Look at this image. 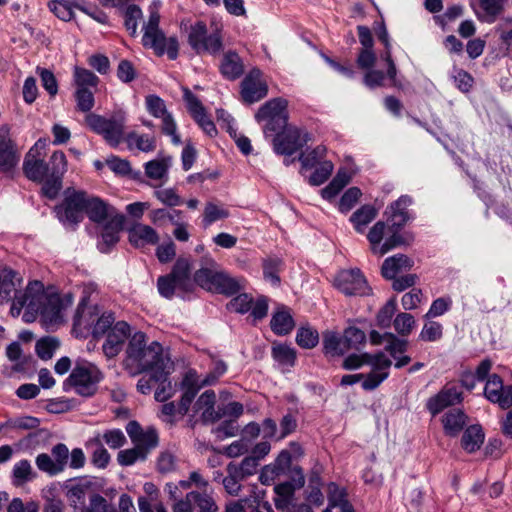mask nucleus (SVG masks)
I'll return each mask as SVG.
<instances>
[{
  "mask_svg": "<svg viewBox=\"0 0 512 512\" xmlns=\"http://www.w3.org/2000/svg\"><path fill=\"white\" fill-rule=\"evenodd\" d=\"M110 503L98 493L89 494V503L80 508V512H104Z\"/></svg>",
  "mask_w": 512,
  "mask_h": 512,
  "instance_id": "nucleus-64",
  "label": "nucleus"
},
{
  "mask_svg": "<svg viewBox=\"0 0 512 512\" xmlns=\"http://www.w3.org/2000/svg\"><path fill=\"white\" fill-rule=\"evenodd\" d=\"M187 42L197 55H217L223 50L222 35L218 29L208 32L205 22L196 21L187 29Z\"/></svg>",
  "mask_w": 512,
  "mask_h": 512,
  "instance_id": "nucleus-9",
  "label": "nucleus"
},
{
  "mask_svg": "<svg viewBox=\"0 0 512 512\" xmlns=\"http://www.w3.org/2000/svg\"><path fill=\"white\" fill-rule=\"evenodd\" d=\"M295 340L301 348L312 349L319 342V334L310 326H302L298 329Z\"/></svg>",
  "mask_w": 512,
  "mask_h": 512,
  "instance_id": "nucleus-51",
  "label": "nucleus"
},
{
  "mask_svg": "<svg viewBox=\"0 0 512 512\" xmlns=\"http://www.w3.org/2000/svg\"><path fill=\"white\" fill-rule=\"evenodd\" d=\"M376 34L379 41L384 45V51L381 54V59L387 64V75L389 80L391 81L392 86H397V68L394 60L392 59V51H391V43L389 39V34L384 22L378 24L376 28Z\"/></svg>",
  "mask_w": 512,
  "mask_h": 512,
  "instance_id": "nucleus-30",
  "label": "nucleus"
},
{
  "mask_svg": "<svg viewBox=\"0 0 512 512\" xmlns=\"http://www.w3.org/2000/svg\"><path fill=\"white\" fill-rule=\"evenodd\" d=\"M467 416L460 409H451L443 417L445 433L449 436H456L464 428Z\"/></svg>",
  "mask_w": 512,
  "mask_h": 512,
  "instance_id": "nucleus-39",
  "label": "nucleus"
},
{
  "mask_svg": "<svg viewBox=\"0 0 512 512\" xmlns=\"http://www.w3.org/2000/svg\"><path fill=\"white\" fill-rule=\"evenodd\" d=\"M48 6L63 21H70L74 15L72 4L68 0H52Z\"/></svg>",
  "mask_w": 512,
  "mask_h": 512,
  "instance_id": "nucleus-59",
  "label": "nucleus"
},
{
  "mask_svg": "<svg viewBox=\"0 0 512 512\" xmlns=\"http://www.w3.org/2000/svg\"><path fill=\"white\" fill-rule=\"evenodd\" d=\"M216 395L213 390H206L196 401L195 408L202 411L201 419L204 423H214L219 420L216 415L217 409L214 408Z\"/></svg>",
  "mask_w": 512,
  "mask_h": 512,
  "instance_id": "nucleus-36",
  "label": "nucleus"
},
{
  "mask_svg": "<svg viewBox=\"0 0 512 512\" xmlns=\"http://www.w3.org/2000/svg\"><path fill=\"white\" fill-rule=\"evenodd\" d=\"M291 473V481L280 483L274 487L275 507L281 511L286 510L292 503L295 490L302 488L305 484V477L300 467H294Z\"/></svg>",
  "mask_w": 512,
  "mask_h": 512,
  "instance_id": "nucleus-17",
  "label": "nucleus"
},
{
  "mask_svg": "<svg viewBox=\"0 0 512 512\" xmlns=\"http://www.w3.org/2000/svg\"><path fill=\"white\" fill-rule=\"evenodd\" d=\"M188 501L194 502L197 512H218V506L214 499L207 493L191 491L186 494Z\"/></svg>",
  "mask_w": 512,
  "mask_h": 512,
  "instance_id": "nucleus-47",
  "label": "nucleus"
},
{
  "mask_svg": "<svg viewBox=\"0 0 512 512\" xmlns=\"http://www.w3.org/2000/svg\"><path fill=\"white\" fill-rule=\"evenodd\" d=\"M178 468V458L170 450L161 451L157 457L156 469L161 474L173 473Z\"/></svg>",
  "mask_w": 512,
  "mask_h": 512,
  "instance_id": "nucleus-52",
  "label": "nucleus"
},
{
  "mask_svg": "<svg viewBox=\"0 0 512 512\" xmlns=\"http://www.w3.org/2000/svg\"><path fill=\"white\" fill-rule=\"evenodd\" d=\"M215 287L212 292L225 294V295H233L239 292L240 285L239 283L229 275L219 272L218 276L214 278Z\"/></svg>",
  "mask_w": 512,
  "mask_h": 512,
  "instance_id": "nucleus-49",
  "label": "nucleus"
},
{
  "mask_svg": "<svg viewBox=\"0 0 512 512\" xmlns=\"http://www.w3.org/2000/svg\"><path fill=\"white\" fill-rule=\"evenodd\" d=\"M412 266L413 261L408 256L397 254L384 260L381 274L385 279H394L398 273L410 270Z\"/></svg>",
  "mask_w": 512,
  "mask_h": 512,
  "instance_id": "nucleus-34",
  "label": "nucleus"
},
{
  "mask_svg": "<svg viewBox=\"0 0 512 512\" xmlns=\"http://www.w3.org/2000/svg\"><path fill=\"white\" fill-rule=\"evenodd\" d=\"M484 441V433L479 425L469 426L462 436V447L469 453L480 448Z\"/></svg>",
  "mask_w": 512,
  "mask_h": 512,
  "instance_id": "nucleus-42",
  "label": "nucleus"
},
{
  "mask_svg": "<svg viewBox=\"0 0 512 512\" xmlns=\"http://www.w3.org/2000/svg\"><path fill=\"white\" fill-rule=\"evenodd\" d=\"M86 209L85 214L94 223L108 222L114 216H122L123 214L117 212V210L109 205L107 202L99 197L91 196L86 193Z\"/></svg>",
  "mask_w": 512,
  "mask_h": 512,
  "instance_id": "nucleus-21",
  "label": "nucleus"
},
{
  "mask_svg": "<svg viewBox=\"0 0 512 512\" xmlns=\"http://www.w3.org/2000/svg\"><path fill=\"white\" fill-rule=\"evenodd\" d=\"M50 170L45 179L42 181V196L53 200L62 189V179L67 171L66 156L62 151H55L50 157Z\"/></svg>",
  "mask_w": 512,
  "mask_h": 512,
  "instance_id": "nucleus-13",
  "label": "nucleus"
},
{
  "mask_svg": "<svg viewBox=\"0 0 512 512\" xmlns=\"http://www.w3.org/2000/svg\"><path fill=\"white\" fill-rule=\"evenodd\" d=\"M240 95L241 99L246 104H253L256 101V69L253 68L249 71L246 77L241 82Z\"/></svg>",
  "mask_w": 512,
  "mask_h": 512,
  "instance_id": "nucleus-50",
  "label": "nucleus"
},
{
  "mask_svg": "<svg viewBox=\"0 0 512 512\" xmlns=\"http://www.w3.org/2000/svg\"><path fill=\"white\" fill-rule=\"evenodd\" d=\"M85 122L91 131L100 135L111 147H118L124 141L126 115L122 111L109 116L89 113Z\"/></svg>",
  "mask_w": 512,
  "mask_h": 512,
  "instance_id": "nucleus-6",
  "label": "nucleus"
},
{
  "mask_svg": "<svg viewBox=\"0 0 512 512\" xmlns=\"http://www.w3.org/2000/svg\"><path fill=\"white\" fill-rule=\"evenodd\" d=\"M294 326L295 322L289 309L283 305L278 307L270 321L272 331L277 335L283 336L289 334Z\"/></svg>",
  "mask_w": 512,
  "mask_h": 512,
  "instance_id": "nucleus-35",
  "label": "nucleus"
},
{
  "mask_svg": "<svg viewBox=\"0 0 512 512\" xmlns=\"http://www.w3.org/2000/svg\"><path fill=\"white\" fill-rule=\"evenodd\" d=\"M288 101L282 97L267 101L258 109V120L266 121L263 128L265 138L281 132L288 125Z\"/></svg>",
  "mask_w": 512,
  "mask_h": 512,
  "instance_id": "nucleus-11",
  "label": "nucleus"
},
{
  "mask_svg": "<svg viewBox=\"0 0 512 512\" xmlns=\"http://www.w3.org/2000/svg\"><path fill=\"white\" fill-rule=\"evenodd\" d=\"M102 379L103 374L95 364L87 361L77 362L64 381V389L72 388L80 396L91 397L96 393L98 383Z\"/></svg>",
  "mask_w": 512,
  "mask_h": 512,
  "instance_id": "nucleus-8",
  "label": "nucleus"
},
{
  "mask_svg": "<svg viewBox=\"0 0 512 512\" xmlns=\"http://www.w3.org/2000/svg\"><path fill=\"white\" fill-rule=\"evenodd\" d=\"M503 381L501 377L497 374L491 375L485 385L484 395L485 397L492 403H495L496 400H499V393L503 387Z\"/></svg>",
  "mask_w": 512,
  "mask_h": 512,
  "instance_id": "nucleus-62",
  "label": "nucleus"
},
{
  "mask_svg": "<svg viewBox=\"0 0 512 512\" xmlns=\"http://www.w3.org/2000/svg\"><path fill=\"white\" fill-rule=\"evenodd\" d=\"M162 362L160 343L153 341L147 345L146 334L141 331H136L131 335L124 360L126 369L134 374H139L160 367Z\"/></svg>",
  "mask_w": 512,
  "mask_h": 512,
  "instance_id": "nucleus-2",
  "label": "nucleus"
},
{
  "mask_svg": "<svg viewBox=\"0 0 512 512\" xmlns=\"http://www.w3.org/2000/svg\"><path fill=\"white\" fill-rule=\"evenodd\" d=\"M387 337V344L385 350L394 358L397 359L398 355L405 353L408 349V341L400 339L392 333H385Z\"/></svg>",
  "mask_w": 512,
  "mask_h": 512,
  "instance_id": "nucleus-60",
  "label": "nucleus"
},
{
  "mask_svg": "<svg viewBox=\"0 0 512 512\" xmlns=\"http://www.w3.org/2000/svg\"><path fill=\"white\" fill-rule=\"evenodd\" d=\"M95 290V284L90 283L85 285L83 296L78 304L74 317V328L85 329L91 332L94 338H100L106 335L116 322L112 312H105L96 320L94 319L91 309L87 307V302L90 293Z\"/></svg>",
  "mask_w": 512,
  "mask_h": 512,
  "instance_id": "nucleus-5",
  "label": "nucleus"
},
{
  "mask_svg": "<svg viewBox=\"0 0 512 512\" xmlns=\"http://www.w3.org/2000/svg\"><path fill=\"white\" fill-rule=\"evenodd\" d=\"M128 239L132 246L142 248L146 245L157 244L159 235L151 226L136 223L128 230Z\"/></svg>",
  "mask_w": 512,
  "mask_h": 512,
  "instance_id": "nucleus-27",
  "label": "nucleus"
},
{
  "mask_svg": "<svg viewBox=\"0 0 512 512\" xmlns=\"http://www.w3.org/2000/svg\"><path fill=\"white\" fill-rule=\"evenodd\" d=\"M20 151L15 141L11 138L10 127L0 126V171L12 172L20 161Z\"/></svg>",
  "mask_w": 512,
  "mask_h": 512,
  "instance_id": "nucleus-16",
  "label": "nucleus"
},
{
  "mask_svg": "<svg viewBox=\"0 0 512 512\" xmlns=\"http://www.w3.org/2000/svg\"><path fill=\"white\" fill-rule=\"evenodd\" d=\"M184 100L187 104V109L192 118L202 128V130L213 137L217 134V129L214 122L207 116L206 110L200 100L188 88L184 89Z\"/></svg>",
  "mask_w": 512,
  "mask_h": 512,
  "instance_id": "nucleus-20",
  "label": "nucleus"
},
{
  "mask_svg": "<svg viewBox=\"0 0 512 512\" xmlns=\"http://www.w3.org/2000/svg\"><path fill=\"white\" fill-rule=\"evenodd\" d=\"M291 455L288 451H282L274 465H267L261 470V474L259 476V480L263 484H267L270 481L274 480L276 476L280 474L281 471L285 469L290 464Z\"/></svg>",
  "mask_w": 512,
  "mask_h": 512,
  "instance_id": "nucleus-40",
  "label": "nucleus"
},
{
  "mask_svg": "<svg viewBox=\"0 0 512 512\" xmlns=\"http://www.w3.org/2000/svg\"><path fill=\"white\" fill-rule=\"evenodd\" d=\"M33 150L34 148L29 151L24 159L23 171L29 180L41 183L51 173L50 160L45 162L43 159L35 158L32 156Z\"/></svg>",
  "mask_w": 512,
  "mask_h": 512,
  "instance_id": "nucleus-31",
  "label": "nucleus"
},
{
  "mask_svg": "<svg viewBox=\"0 0 512 512\" xmlns=\"http://www.w3.org/2000/svg\"><path fill=\"white\" fill-rule=\"evenodd\" d=\"M377 216V210L371 205H364L356 210L350 218L358 233H363L365 227L372 222Z\"/></svg>",
  "mask_w": 512,
  "mask_h": 512,
  "instance_id": "nucleus-43",
  "label": "nucleus"
},
{
  "mask_svg": "<svg viewBox=\"0 0 512 512\" xmlns=\"http://www.w3.org/2000/svg\"><path fill=\"white\" fill-rule=\"evenodd\" d=\"M269 138L272 139L274 151L287 156L302 149L310 140L307 132L293 125H287L281 132H275Z\"/></svg>",
  "mask_w": 512,
  "mask_h": 512,
  "instance_id": "nucleus-12",
  "label": "nucleus"
},
{
  "mask_svg": "<svg viewBox=\"0 0 512 512\" xmlns=\"http://www.w3.org/2000/svg\"><path fill=\"white\" fill-rule=\"evenodd\" d=\"M204 385L203 381H199L195 371L190 370L185 374L181 383L183 394L178 404V412L181 416H184L188 412L192 401Z\"/></svg>",
  "mask_w": 512,
  "mask_h": 512,
  "instance_id": "nucleus-24",
  "label": "nucleus"
},
{
  "mask_svg": "<svg viewBox=\"0 0 512 512\" xmlns=\"http://www.w3.org/2000/svg\"><path fill=\"white\" fill-rule=\"evenodd\" d=\"M171 165L172 158L170 156L158 157L145 163V175L149 179L163 184L168 180V171Z\"/></svg>",
  "mask_w": 512,
  "mask_h": 512,
  "instance_id": "nucleus-33",
  "label": "nucleus"
},
{
  "mask_svg": "<svg viewBox=\"0 0 512 512\" xmlns=\"http://www.w3.org/2000/svg\"><path fill=\"white\" fill-rule=\"evenodd\" d=\"M323 349L326 355L341 356L348 351L343 335L337 332L326 331L323 334Z\"/></svg>",
  "mask_w": 512,
  "mask_h": 512,
  "instance_id": "nucleus-41",
  "label": "nucleus"
},
{
  "mask_svg": "<svg viewBox=\"0 0 512 512\" xmlns=\"http://www.w3.org/2000/svg\"><path fill=\"white\" fill-rule=\"evenodd\" d=\"M38 293L37 287H34V289L31 291V294ZM39 298L37 302V307L33 311L40 312L42 317L50 322V323H57L62 318V304L59 298H49L47 299L46 303H42V300L45 298L43 293V287L41 290H39Z\"/></svg>",
  "mask_w": 512,
  "mask_h": 512,
  "instance_id": "nucleus-29",
  "label": "nucleus"
},
{
  "mask_svg": "<svg viewBox=\"0 0 512 512\" xmlns=\"http://www.w3.org/2000/svg\"><path fill=\"white\" fill-rule=\"evenodd\" d=\"M21 284V279L17 277V273L11 269H2L0 271V298L2 300H13L11 310H17L19 314L22 308L26 307L29 310H34L37 307L39 293L31 294L34 287L37 291L41 290L42 283L34 281L29 283L24 292L19 291L18 287Z\"/></svg>",
  "mask_w": 512,
  "mask_h": 512,
  "instance_id": "nucleus-3",
  "label": "nucleus"
},
{
  "mask_svg": "<svg viewBox=\"0 0 512 512\" xmlns=\"http://www.w3.org/2000/svg\"><path fill=\"white\" fill-rule=\"evenodd\" d=\"M125 216H114L103 227L101 240L98 242V249L102 253H108L119 242V233L123 229Z\"/></svg>",
  "mask_w": 512,
  "mask_h": 512,
  "instance_id": "nucleus-26",
  "label": "nucleus"
},
{
  "mask_svg": "<svg viewBox=\"0 0 512 512\" xmlns=\"http://www.w3.org/2000/svg\"><path fill=\"white\" fill-rule=\"evenodd\" d=\"M92 487V481L87 478H79L74 483L66 485V496L74 510H80L83 507L86 496L90 493Z\"/></svg>",
  "mask_w": 512,
  "mask_h": 512,
  "instance_id": "nucleus-32",
  "label": "nucleus"
},
{
  "mask_svg": "<svg viewBox=\"0 0 512 512\" xmlns=\"http://www.w3.org/2000/svg\"><path fill=\"white\" fill-rule=\"evenodd\" d=\"M227 472L239 473L244 478L253 475L256 473V456L251 453L250 456L243 459L240 465L228 464Z\"/></svg>",
  "mask_w": 512,
  "mask_h": 512,
  "instance_id": "nucleus-55",
  "label": "nucleus"
},
{
  "mask_svg": "<svg viewBox=\"0 0 512 512\" xmlns=\"http://www.w3.org/2000/svg\"><path fill=\"white\" fill-rule=\"evenodd\" d=\"M12 475L13 483L15 485H21L33 480L37 474L33 471L31 463L26 459H22L15 463Z\"/></svg>",
  "mask_w": 512,
  "mask_h": 512,
  "instance_id": "nucleus-48",
  "label": "nucleus"
},
{
  "mask_svg": "<svg viewBox=\"0 0 512 512\" xmlns=\"http://www.w3.org/2000/svg\"><path fill=\"white\" fill-rule=\"evenodd\" d=\"M461 401L462 392L456 386L446 385L438 394L428 400L427 408L433 415H436L445 408L460 403Z\"/></svg>",
  "mask_w": 512,
  "mask_h": 512,
  "instance_id": "nucleus-23",
  "label": "nucleus"
},
{
  "mask_svg": "<svg viewBox=\"0 0 512 512\" xmlns=\"http://www.w3.org/2000/svg\"><path fill=\"white\" fill-rule=\"evenodd\" d=\"M370 365L372 370L365 376L362 382V388L367 391L376 389L389 376V368L392 361L383 353L375 354L362 353L350 354L343 361V368L346 370H355L363 365Z\"/></svg>",
  "mask_w": 512,
  "mask_h": 512,
  "instance_id": "nucleus-4",
  "label": "nucleus"
},
{
  "mask_svg": "<svg viewBox=\"0 0 512 512\" xmlns=\"http://www.w3.org/2000/svg\"><path fill=\"white\" fill-rule=\"evenodd\" d=\"M131 335V328L127 322H116L106 334V340L102 345L104 355L109 359L116 357L122 351L125 341Z\"/></svg>",
  "mask_w": 512,
  "mask_h": 512,
  "instance_id": "nucleus-18",
  "label": "nucleus"
},
{
  "mask_svg": "<svg viewBox=\"0 0 512 512\" xmlns=\"http://www.w3.org/2000/svg\"><path fill=\"white\" fill-rule=\"evenodd\" d=\"M230 216V212L223 205L213 201L207 202L203 211L202 223L204 227H209L214 222L226 219Z\"/></svg>",
  "mask_w": 512,
  "mask_h": 512,
  "instance_id": "nucleus-44",
  "label": "nucleus"
},
{
  "mask_svg": "<svg viewBox=\"0 0 512 512\" xmlns=\"http://www.w3.org/2000/svg\"><path fill=\"white\" fill-rule=\"evenodd\" d=\"M160 15L150 11L149 19L143 26L142 44L151 48L157 56L167 54L170 60H175L179 53V43L176 37H166L159 27Z\"/></svg>",
  "mask_w": 512,
  "mask_h": 512,
  "instance_id": "nucleus-7",
  "label": "nucleus"
},
{
  "mask_svg": "<svg viewBox=\"0 0 512 512\" xmlns=\"http://www.w3.org/2000/svg\"><path fill=\"white\" fill-rule=\"evenodd\" d=\"M124 141L128 144L129 148L136 147L142 152H151L156 148V140L150 135H140L136 132L128 133Z\"/></svg>",
  "mask_w": 512,
  "mask_h": 512,
  "instance_id": "nucleus-45",
  "label": "nucleus"
},
{
  "mask_svg": "<svg viewBox=\"0 0 512 512\" xmlns=\"http://www.w3.org/2000/svg\"><path fill=\"white\" fill-rule=\"evenodd\" d=\"M147 455L135 446L131 449L121 450L117 455V461L121 466H131L138 460H145Z\"/></svg>",
  "mask_w": 512,
  "mask_h": 512,
  "instance_id": "nucleus-63",
  "label": "nucleus"
},
{
  "mask_svg": "<svg viewBox=\"0 0 512 512\" xmlns=\"http://www.w3.org/2000/svg\"><path fill=\"white\" fill-rule=\"evenodd\" d=\"M284 266L283 260L277 256H268L262 261L263 280L272 287H279L280 272Z\"/></svg>",
  "mask_w": 512,
  "mask_h": 512,
  "instance_id": "nucleus-37",
  "label": "nucleus"
},
{
  "mask_svg": "<svg viewBox=\"0 0 512 512\" xmlns=\"http://www.w3.org/2000/svg\"><path fill=\"white\" fill-rule=\"evenodd\" d=\"M246 452L256 453V425L249 423L239 440L224 448V454L230 458L238 457Z\"/></svg>",
  "mask_w": 512,
  "mask_h": 512,
  "instance_id": "nucleus-22",
  "label": "nucleus"
},
{
  "mask_svg": "<svg viewBox=\"0 0 512 512\" xmlns=\"http://www.w3.org/2000/svg\"><path fill=\"white\" fill-rule=\"evenodd\" d=\"M69 449L64 443H57L51 448V454L40 453L35 458L37 468L49 476L62 473L68 464Z\"/></svg>",
  "mask_w": 512,
  "mask_h": 512,
  "instance_id": "nucleus-14",
  "label": "nucleus"
},
{
  "mask_svg": "<svg viewBox=\"0 0 512 512\" xmlns=\"http://www.w3.org/2000/svg\"><path fill=\"white\" fill-rule=\"evenodd\" d=\"M219 71L225 79L234 81L243 75L245 65L242 58L235 51H227L221 58Z\"/></svg>",
  "mask_w": 512,
  "mask_h": 512,
  "instance_id": "nucleus-28",
  "label": "nucleus"
},
{
  "mask_svg": "<svg viewBox=\"0 0 512 512\" xmlns=\"http://www.w3.org/2000/svg\"><path fill=\"white\" fill-rule=\"evenodd\" d=\"M59 347V342L53 337H44L37 341L35 350L39 358L48 360L52 358L55 350Z\"/></svg>",
  "mask_w": 512,
  "mask_h": 512,
  "instance_id": "nucleus-54",
  "label": "nucleus"
},
{
  "mask_svg": "<svg viewBox=\"0 0 512 512\" xmlns=\"http://www.w3.org/2000/svg\"><path fill=\"white\" fill-rule=\"evenodd\" d=\"M412 204V198L408 195L401 196L391 203L385 214L388 215L387 222L390 229L400 230L409 220L407 208Z\"/></svg>",
  "mask_w": 512,
  "mask_h": 512,
  "instance_id": "nucleus-25",
  "label": "nucleus"
},
{
  "mask_svg": "<svg viewBox=\"0 0 512 512\" xmlns=\"http://www.w3.org/2000/svg\"><path fill=\"white\" fill-rule=\"evenodd\" d=\"M75 99L78 110L82 112H90L94 107V92L89 88H76Z\"/></svg>",
  "mask_w": 512,
  "mask_h": 512,
  "instance_id": "nucleus-57",
  "label": "nucleus"
},
{
  "mask_svg": "<svg viewBox=\"0 0 512 512\" xmlns=\"http://www.w3.org/2000/svg\"><path fill=\"white\" fill-rule=\"evenodd\" d=\"M74 81L77 88H96L99 78L90 70L76 67L74 70Z\"/></svg>",
  "mask_w": 512,
  "mask_h": 512,
  "instance_id": "nucleus-53",
  "label": "nucleus"
},
{
  "mask_svg": "<svg viewBox=\"0 0 512 512\" xmlns=\"http://www.w3.org/2000/svg\"><path fill=\"white\" fill-rule=\"evenodd\" d=\"M126 432L135 447L145 452V455H148L158 445V434L153 427L144 430L137 421H129L126 425Z\"/></svg>",
  "mask_w": 512,
  "mask_h": 512,
  "instance_id": "nucleus-19",
  "label": "nucleus"
},
{
  "mask_svg": "<svg viewBox=\"0 0 512 512\" xmlns=\"http://www.w3.org/2000/svg\"><path fill=\"white\" fill-rule=\"evenodd\" d=\"M343 338L347 349L350 350L357 349L359 345L363 344L366 340V335L361 329L350 326L344 330Z\"/></svg>",
  "mask_w": 512,
  "mask_h": 512,
  "instance_id": "nucleus-58",
  "label": "nucleus"
},
{
  "mask_svg": "<svg viewBox=\"0 0 512 512\" xmlns=\"http://www.w3.org/2000/svg\"><path fill=\"white\" fill-rule=\"evenodd\" d=\"M337 288L347 296H364L370 293V287L358 268L343 270L337 279Z\"/></svg>",
  "mask_w": 512,
  "mask_h": 512,
  "instance_id": "nucleus-15",
  "label": "nucleus"
},
{
  "mask_svg": "<svg viewBox=\"0 0 512 512\" xmlns=\"http://www.w3.org/2000/svg\"><path fill=\"white\" fill-rule=\"evenodd\" d=\"M386 224L383 221L376 222L368 232L367 239L371 244V250L374 254H379V247L385 234Z\"/></svg>",
  "mask_w": 512,
  "mask_h": 512,
  "instance_id": "nucleus-61",
  "label": "nucleus"
},
{
  "mask_svg": "<svg viewBox=\"0 0 512 512\" xmlns=\"http://www.w3.org/2000/svg\"><path fill=\"white\" fill-rule=\"evenodd\" d=\"M481 12H476L477 18L486 23H493L502 14L507 0H478Z\"/></svg>",
  "mask_w": 512,
  "mask_h": 512,
  "instance_id": "nucleus-38",
  "label": "nucleus"
},
{
  "mask_svg": "<svg viewBox=\"0 0 512 512\" xmlns=\"http://www.w3.org/2000/svg\"><path fill=\"white\" fill-rule=\"evenodd\" d=\"M86 193L85 191L67 189L63 201L55 206L56 217L65 227L74 230L83 221L86 209Z\"/></svg>",
  "mask_w": 512,
  "mask_h": 512,
  "instance_id": "nucleus-10",
  "label": "nucleus"
},
{
  "mask_svg": "<svg viewBox=\"0 0 512 512\" xmlns=\"http://www.w3.org/2000/svg\"><path fill=\"white\" fill-rule=\"evenodd\" d=\"M142 18V11L137 5H129L124 12V25L131 36L137 35L138 20Z\"/></svg>",
  "mask_w": 512,
  "mask_h": 512,
  "instance_id": "nucleus-56",
  "label": "nucleus"
},
{
  "mask_svg": "<svg viewBox=\"0 0 512 512\" xmlns=\"http://www.w3.org/2000/svg\"><path fill=\"white\" fill-rule=\"evenodd\" d=\"M253 298L249 296L248 294H240L233 298L228 304L227 308L230 311L237 312V313H246L251 310L249 318L251 319L252 323L254 324L256 322V308H252Z\"/></svg>",
  "mask_w": 512,
  "mask_h": 512,
  "instance_id": "nucleus-46",
  "label": "nucleus"
},
{
  "mask_svg": "<svg viewBox=\"0 0 512 512\" xmlns=\"http://www.w3.org/2000/svg\"><path fill=\"white\" fill-rule=\"evenodd\" d=\"M216 263L211 260L210 267L200 268L194 273L193 280L191 278V262L188 258L179 257L174 263L169 274L160 276L157 279V288L159 294L166 298L172 299L176 290L187 293L192 291L194 282L208 291L215 287L214 278L218 276L219 271L215 269Z\"/></svg>",
  "mask_w": 512,
  "mask_h": 512,
  "instance_id": "nucleus-1",
  "label": "nucleus"
}]
</instances>
